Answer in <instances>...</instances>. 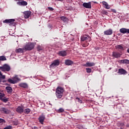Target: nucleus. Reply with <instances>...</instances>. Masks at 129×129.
<instances>
[{"instance_id":"nucleus-24","label":"nucleus","mask_w":129,"mask_h":129,"mask_svg":"<svg viewBox=\"0 0 129 129\" xmlns=\"http://www.w3.org/2000/svg\"><path fill=\"white\" fill-rule=\"evenodd\" d=\"M102 3V5L105 6V9H106V10H109V9H110V7H109L108 4H107V3H106L105 1H103Z\"/></svg>"},{"instance_id":"nucleus-5","label":"nucleus","mask_w":129,"mask_h":129,"mask_svg":"<svg viewBox=\"0 0 129 129\" xmlns=\"http://www.w3.org/2000/svg\"><path fill=\"white\" fill-rule=\"evenodd\" d=\"M81 40L83 42H84V41H86L87 42H90L91 41V38H90V36L87 35H84L81 36Z\"/></svg>"},{"instance_id":"nucleus-31","label":"nucleus","mask_w":129,"mask_h":129,"mask_svg":"<svg viewBox=\"0 0 129 129\" xmlns=\"http://www.w3.org/2000/svg\"><path fill=\"white\" fill-rule=\"evenodd\" d=\"M64 110L62 108H60L58 110H57V112L58 113H61L62 112H64Z\"/></svg>"},{"instance_id":"nucleus-6","label":"nucleus","mask_w":129,"mask_h":129,"mask_svg":"<svg viewBox=\"0 0 129 129\" xmlns=\"http://www.w3.org/2000/svg\"><path fill=\"white\" fill-rule=\"evenodd\" d=\"M0 111L2 113H4L5 114H9V113H11V110H10L8 108H1Z\"/></svg>"},{"instance_id":"nucleus-27","label":"nucleus","mask_w":129,"mask_h":129,"mask_svg":"<svg viewBox=\"0 0 129 129\" xmlns=\"http://www.w3.org/2000/svg\"><path fill=\"white\" fill-rule=\"evenodd\" d=\"M60 20L61 21H63L65 23V22H68V18L67 17H64V16H62L60 17Z\"/></svg>"},{"instance_id":"nucleus-4","label":"nucleus","mask_w":129,"mask_h":129,"mask_svg":"<svg viewBox=\"0 0 129 129\" xmlns=\"http://www.w3.org/2000/svg\"><path fill=\"white\" fill-rule=\"evenodd\" d=\"M0 70L4 72H9L11 70V67L9 64L5 63L3 67H0Z\"/></svg>"},{"instance_id":"nucleus-30","label":"nucleus","mask_w":129,"mask_h":129,"mask_svg":"<svg viewBox=\"0 0 129 129\" xmlns=\"http://www.w3.org/2000/svg\"><path fill=\"white\" fill-rule=\"evenodd\" d=\"M7 58H6V56L3 55L0 56V61H6Z\"/></svg>"},{"instance_id":"nucleus-47","label":"nucleus","mask_w":129,"mask_h":129,"mask_svg":"<svg viewBox=\"0 0 129 129\" xmlns=\"http://www.w3.org/2000/svg\"><path fill=\"white\" fill-rule=\"evenodd\" d=\"M121 91H122V89H121Z\"/></svg>"},{"instance_id":"nucleus-2","label":"nucleus","mask_w":129,"mask_h":129,"mask_svg":"<svg viewBox=\"0 0 129 129\" xmlns=\"http://www.w3.org/2000/svg\"><path fill=\"white\" fill-rule=\"evenodd\" d=\"M34 47V43L29 42L24 46V49L25 51H32Z\"/></svg>"},{"instance_id":"nucleus-9","label":"nucleus","mask_w":129,"mask_h":129,"mask_svg":"<svg viewBox=\"0 0 129 129\" xmlns=\"http://www.w3.org/2000/svg\"><path fill=\"white\" fill-rule=\"evenodd\" d=\"M45 118H46V117L45 115L43 114H42L40 116H39L38 120L41 124H44V121L45 120Z\"/></svg>"},{"instance_id":"nucleus-43","label":"nucleus","mask_w":129,"mask_h":129,"mask_svg":"<svg viewBox=\"0 0 129 129\" xmlns=\"http://www.w3.org/2000/svg\"><path fill=\"white\" fill-rule=\"evenodd\" d=\"M16 2H18V1H24V0H15Z\"/></svg>"},{"instance_id":"nucleus-42","label":"nucleus","mask_w":129,"mask_h":129,"mask_svg":"<svg viewBox=\"0 0 129 129\" xmlns=\"http://www.w3.org/2000/svg\"><path fill=\"white\" fill-rule=\"evenodd\" d=\"M2 122H5V119L0 118V123H2Z\"/></svg>"},{"instance_id":"nucleus-17","label":"nucleus","mask_w":129,"mask_h":129,"mask_svg":"<svg viewBox=\"0 0 129 129\" xmlns=\"http://www.w3.org/2000/svg\"><path fill=\"white\" fill-rule=\"evenodd\" d=\"M119 32H121V34H126V33L129 34V29L126 28H121L119 30Z\"/></svg>"},{"instance_id":"nucleus-35","label":"nucleus","mask_w":129,"mask_h":129,"mask_svg":"<svg viewBox=\"0 0 129 129\" xmlns=\"http://www.w3.org/2000/svg\"><path fill=\"white\" fill-rule=\"evenodd\" d=\"M88 45H89V43H83L82 44V46L83 47H84V48H86V47H87V46H88Z\"/></svg>"},{"instance_id":"nucleus-23","label":"nucleus","mask_w":129,"mask_h":129,"mask_svg":"<svg viewBox=\"0 0 129 129\" xmlns=\"http://www.w3.org/2000/svg\"><path fill=\"white\" fill-rule=\"evenodd\" d=\"M73 63H74L73 61L70 59H67L65 60L66 65H68L69 66L70 65H72Z\"/></svg>"},{"instance_id":"nucleus-14","label":"nucleus","mask_w":129,"mask_h":129,"mask_svg":"<svg viewBox=\"0 0 129 129\" xmlns=\"http://www.w3.org/2000/svg\"><path fill=\"white\" fill-rule=\"evenodd\" d=\"M17 4L18 5V6H22V7L28 6V3L26 1L18 2L17 3Z\"/></svg>"},{"instance_id":"nucleus-13","label":"nucleus","mask_w":129,"mask_h":129,"mask_svg":"<svg viewBox=\"0 0 129 129\" xmlns=\"http://www.w3.org/2000/svg\"><path fill=\"white\" fill-rule=\"evenodd\" d=\"M83 7L86 9H91V3H84L83 4Z\"/></svg>"},{"instance_id":"nucleus-25","label":"nucleus","mask_w":129,"mask_h":129,"mask_svg":"<svg viewBox=\"0 0 129 129\" xmlns=\"http://www.w3.org/2000/svg\"><path fill=\"white\" fill-rule=\"evenodd\" d=\"M6 89L8 92V93H12L13 92V89L11 87H6Z\"/></svg>"},{"instance_id":"nucleus-11","label":"nucleus","mask_w":129,"mask_h":129,"mask_svg":"<svg viewBox=\"0 0 129 129\" xmlns=\"http://www.w3.org/2000/svg\"><path fill=\"white\" fill-rule=\"evenodd\" d=\"M25 19H29L32 12L31 11H25L23 12Z\"/></svg>"},{"instance_id":"nucleus-8","label":"nucleus","mask_w":129,"mask_h":129,"mask_svg":"<svg viewBox=\"0 0 129 129\" xmlns=\"http://www.w3.org/2000/svg\"><path fill=\"white\" fill-rule=\"evenodd\" d=\"M21 80V77L17 75L15 77H13L11 79H9L8 80V81H20Z\"/></svg>"},{"instance_id":"nucleus-46","label":"nucleus","mask_w":129,"mask_h":129,"mask_svg":"<svg viewBox=\"0 0 129 129\" xmlns=\"http://www.w3.org/2000/svg\"><path fill=\"white\" fill-rule=\"evenodd\" d=\"M2 82V81H0V83Z\"/></svg>"},{"instance_id":"nucleus-44","label":"nucleus","mask_w":129,"mask_h":129,"mask_svg":"<svg viewBox=\"0 0 129 129\" xmlns=\"http://www.w3.org/2000/svg\"><path fill=\"white\" fill-rule=\"evenodd\" d=\"M127 53H129V48H128V49H127Z\"/></svg>"},{"instance_id":"nucleus-36","label":"nucleus","mask_w":129,"mask_h":129,"mask_svg":"<svg viewBox=\"0 0 129 129\" xmlns=\"http://www.w3.org/2000/svg\"><path fill=\"white\" fill-rule=\"evenodd\" d=\"M5 94L4 93H0V99H3V97H5Z\"/></svg>"},{"instance_id":"nucleus-3","label":"nucleus","mask_w":129,"mask_h":129,"mask_svg":"<svg viewBox=\"0 0 129 129\" xmlns=\"http://www.w3.org/2000/svg\"><path fill=\"white\" fill-rule=\"evenodd\" d=\"M16 19H6L4 21H3L4 24H9L10 26H13L15 27L16 26Z\"/></svg>"},{"instance_id":"nucleus-32","label":"nucleus","mask_w":129,"mask_h":129,"mask_svg":"<svg viewBox=\"0 0 129 129\" xmlns=\"http://www.w3.org/2000/svg\"><path fill=\"white\" fill-rule=\"evenodd\" d=\"M2 101H3V102H8V101H9V98H6V97H5L4 98H3L2 99H1Z\"/></svg>"},{"instance_id":"nucleus-39","label":"nucleus","mask_w":129,"mask_h":129,"mask_svg":"<svg viewBox=\"0 0 129 129\" xmlns=\"http://www.w3.org/2000/svg\"><path fill=\"white\" fill-rule=\"evenodd\" d=\"M4 129H12V126H7L5 127Z\"/></svg>"},{"instance_id":"nucleus-40","label":"nucleus","mask_w":129,"mask_h":129,"mask_svg":"<svg viewBox=\"0 0 129 129\" xmlns=\"http://www.w3.org/2000/svg\"><path fill=\"white\" fill-rule=\"evenodd\" d=\"M9 82H10V83H11L12 84H16V83H17V81H10Z\"/></svg>"},{"instance_id":"nucleus-26","label":"nucleus","mask_w":129,"mask_h":129,"mask_svg":"<svg viewBox=\"0 0 129 129\" xmlns=\"http://www.w3.org/2000/svg\"><path fill=\"white\" fill-rule=\"evenodd\" d=\"M24 47L23 48H18L15 50L16 53H24Z\"/></svg>"},{"instance_id":"nucleus-19","label":"nucleus","mask_w":129,"mask_h":129,"mask_svg":"<svg viewBox=\"0 0 129 129\" xmlns=\"http://www.w3.org/2000/svg\"><path fill=\"white\" fill-rule=\"evenodd\" d=\"M19 86L20 87H22V88H28L29 86H28V84L26 83H21L19 84Z\"/></svg>"},{"instance_id":"nucleus-20","label":"nucleus","mask_w":129,"mask_h":129,"mask_svg":"<svg viewBox=\"0 0 129 129\" xmlns=\"http://www.w3.org/2000/svg\"><path fill=\"white\" fill-rule=\"evenodd\" d=\"M16 111L19 113H23V112H24V108L19 106L16 109Z\"/></svg>"},{"instance_id":"nucleus-41","label":"nucleus","mask_w":129,"mask_h":129,"mask_svg":"<svg viewBox=\"0 0 129 129\" xmlns=\"http://www.w3.org/2000/svg\"><path fill=\"white\" fill-rule=\"evenodd\" d=\"M37 50H38L39 51H41L42 50V47L40 46H38L37 47Z\"/></svg>"},{"instance_id":"nucleus-15","label":"nucleus","mask_w":129,"mask_h":129,"mask_svg":"<svg viewBox=\"0 0 129 129\" xmlns=\"http://www.w3.org/2000/svg\"><path fill=\"white\" fill-rule=\"evenodd\" d=\"M115 48L117 50L119 51L120 53H122L124 50L123 46L121 44L115 46Z\"/></svg>"},{"instance_id":"nucleus-12","label":"nucleus","mask_w":129,"mask_h":129,"mask_svg":"<svg viewBox=\"0 0 129 129\" xmlns=\"http://www.w3.org/2000/svg\"><path fill=\"white\" fill-rule=\"evenodd\" d=\"M117 73L118 74H120L121 75H124V74H127V72H126L124 69L121 68L118 69Z\"/></svg>"},{"instance_id":"nucleus-29","label":"nucleus","mask_w":129,"mask_h":129,"mask_svg":"<svg viewBox=\"0 0 129 129\" xmlns=\"http://www.w3.org/2000/svg\"><path fill=\"white\" fill-rule=\"evenodd\" d=\"M2 79H6V76L3 75V74L0 71V80H2Z\"/></svg>"},{"instance_id":"nucleus-45","label":"nucleus","mask_w":129,"mask_h":129,"mask_svg":"<svg viewBox=\"0 0 129 129\" xmlns=\"http://www.w3.org/2000/svg\"><path fill=\"white\" fill-rule=\"evenodd\" d=\"M127 127H129V125H126Z\"/></svg>"},{"instance_id":"nucleus-33","label":"nucleus","mask_w":129,"mask_h":129,"mask_svg":"<svg viewBox=\"0 0 129 129\" xmlns=\"http://www.w3.org/2000/svg\"><path fill=\"white\" fill-rule=\"evenodd\" d=\"M76 101H78V102H79L80 103H82V101L81 100V99H80V98L77 97L75 99Z\"/></svg>"},{"instance_id":"nucleus-16","label":"nucleus","mask_w":129,"mask_h":129,"mask_svg":"<svg viewBox=\"0 0 129 129\" xmlns=\"http://www.w3.org/2000/svg\"><path fill=\"white\" fill-rule=\"evenodd\" d=\"M112 33H113L112 29H109L104 32V35H112Z\"/></svg>"},{"instance_id":"nucleus-37","label":"nucleus","mask_w":129,"mask_h":129,"mask_svg":"<svg viewBox=\"0 0 129 129\" xmlns=\"http://www.w3.org/2000/svg\"><path fill=\"white\" fill-rule=\"evenodd\" d=\"M102 14H103V15H107V14H108V13L107 12H106V11L103 10L102 11Z\"/></svg>"},{"instance_id":"nucleus-7","label":"nucleus","mask_w":129,"mask_h":129,"mask_svg":"<svg viewBox=\"0 0 129 129\" xmlns=\"http://www.w3.org/2000/svg\"><path fill=\"white\" fill-rule=\"evenodd\" d=\"M59 64H60V60H59V59H55L50 65V67L51 68H53V67H55V66H59Z\"/></svg>"},{"instance_id":"nucleus-22","label":"nucleus","mask_w":129,"mask_h":129,"mask_svg":"<svg viewBox=\"0 0 129 129\" xmlns=\"http://www.w3.org/2000/svg\"><path fill=\"white\" fill-rule=\"evenodd\" d=\"M119 63L122 64H129V60L128 59H121L119 60Z\"/></svg>"},{"instance_id":"nucleus-28","label":"nucleus","mask_w":129,"mask_h":129,"mask_svg":"<svg viewBox=\"0 0 129 129\" xmlns=\"http://www.w3.org/2000/svg\"><path fill=\"white\" fill-rule=\"evenodd\" d=\"M23 112H24V113H26V114H28L29 112H31V109H30L29 108H26L25 110H23Z\"/></svg>"},{"instance_id":"nucleus-34","label":"nucleus","mask_w":129,"mask_h":129,"mask_svg":"<svg viewBox=\"0 0 129 129\" xmlns=\"http://www.w3.org/2000/svg\"><path fill=\"white\" fill-rule=\"evenodd\" d=\"M87 73L90 74L91 73V69L90 68H86V69Z\"/></svg>"},{"instance_id":"nucleus-21","label":"nucleus","mask_w":129,"mask_h":129,"mask_svg":"<svg viewBox=\"0 0 129 129\" xmlns=\"http://www.w3.org/2000/svg\"><path fill=\"white\" fill-rule=\"evenodd\" d=\"M95 65V63L94 62H86V64H84V66L85 67H92L93 66H94Z\"/></svg>"},{"instance_id":"nucleus-38","label":"nucleus","mask_w":129,"mask_h":129,"mask_svg":"<svg viewBox=\"0 0 129 129\" xmlns=\"http://www.w3.org/2000/svg\"><path fill=\"white\" fill-rule=\"evenodd\" d=\"M47 9L51 12H53L54 11V9H53L52 7H48Z\"/></svg>"},{"instance_id":"nucleus-1","label":"nucleus","mask_w":129,"mask_h":129,"mask_svg":"<svg viewBox=\"0 0 129 129\" xmlns=\"http://www.w3.org/2000/svg\"><path fill=\"white\" fill-rule=\"evenodd\" d=\"M64 89L61 87H57L55 91V95L57 98H62Z\"/></svg>"},{"instance_id":"nucleus-10","label":"nucleus","mask_w":129,"mask_h":129,"mask_svg":"<svg viewBox=\"0 0 129 129\" xmlns=\"http://www.w3.org/2000/svg\"><path fill=\"white\" fill-rule=\"evenodd\" d=\"M57 54L59 56H61V57H65V56H67V50L59 51Z\"/></svg>"},{"instance_id":"nucleus-18","label":"nucleus","mask_w":129,"mask_h":129,"mask_svg":"<svg viewBox=\"0 0 129 129\" xmlns=\"http://www.w3.org/2000/svg\"><path fill=\"white\" fill-rule=\"evenodd\" d=\"M121 56V54L117 52H112V57L114 58H119Z\"/></svg>"}]
</instances>
